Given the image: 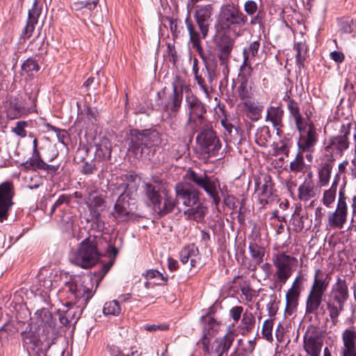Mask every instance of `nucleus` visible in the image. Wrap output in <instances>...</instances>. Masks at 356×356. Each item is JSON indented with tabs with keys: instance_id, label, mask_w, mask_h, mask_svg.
I'll list each match as a JSON object with an SVG mask.
<instances>
[{
	"instance_id": "nucleus-16",
	"label": "nucleus",
	"mask_w": 356,
	"mask_h": 356,
	"mask_svg": "<svg viewBox=\"0 0 356 356\" xmlns=\"http://www.w3.org/2000/svg\"><path fill=\"white\" fill-rule=\"evenodd\" d=\"M184 22L188 31L190 42L191 43L192 48L198 54L200 58L202 60L204 65H207V63H209V56L203 49L201 42L202 35L195 30V26L191 19L189 10Z\"/></svg>"
},
{
	"instance_id": "nucleus-5",
	"label": "nucleus",
	"mask_w": 356,
	"mask_h": 356,
	"mask_svg": "<svg viewBox=\"0 0 356 356\" xmlns=\"http://www.w3.org/2000/svg\"><path fill=\"white\" fill-rule=\"evenodd\" d=\"M79 277L70 276L68 280V316L74 323L79 319L83 309L92 298L91 291L81 284H78Z\"/></svg>"
},
{
	"instance_id": "nucleus-1",
	"label": "nucleus",
	"mask_w": 356,
	"mask_h": 356,
	"mask_svg": "<svg viewBox=\"0 0 356 356\" xmlns=\"http://www.w3.org/2000/svg\"><path fill=\"white\" fill-rule=\"evenodd\" d=\"M248 22V17L241 10L238 3L228 2L223 3L219 9L214 24L216 37L218 58L220 65L224 66L223 74L228 73L227 63L231 57L235 41L230 37L233 34L236 38L241 35V30Z\"/></svg>"
},
{
	"instance_id": "nucleus-53",
	"label": "nucleus",
	"mask_w": 356,
	"mask_h": 356,
	"mask_svg": "<svg viewBox=\"0 0 356 356\" xmlns=\"http://www.w3.org/2000/svg\"><path fill=\"white\" fill-rule=\"evenodd\" d=\"M304 47L305 45L300 42L295 43L293 46V49L296 51V62L299 67H304L306 54Z\"/></svg>"
},
{
	"instance_id": "nucleus-61",
	"label": "nucleus",
	"mask_w": 356,
	"mask_h": 356,
	"mask_svg": "<svg viewBox=\"0 0 356 356\" xmlns=\"http://www.w3.org/2000/svg\"><path fill=\"white\" fill-rule=\"evenodd\" d=\"M336 194H337V191H335L332 189L325 190L323 193V197L322 199V202H323V204L327 207H330V205L335 200Z\"/></svg>"
},
{
	"instance_id": "nucleus-51",
	"label": "nucleus",
	"mask_w": 356,
	"mask_h": 356,
	"mask_svg": "<svg viewBox=\"0 0 356 356\" xmlns=\"http://www.w3.org/2000/svg\"><path fill=\"white\" fill-rule=\"evenodd\" d=\"M31 51L35 52L37 55L47 54V44H45L44 39L39 40V36H37L29 44Z\"/></svg>"
},
{
	"instance_id": "nucleus-7",
	"label": "nucleus",
	"mask_w": 356,
	"mask_h": 356,
	"mask_svg": "<svg viewBox=\"0 0 356 356\" xmlns=\"http://www.w3.org/2000/svg\"><path fill=\"white\" fill-rule=\"evenodd\" d=\"M195 141L201 152L208 156H216L222 147L212 122L198 128Z\"/></svg>"
},
{
	"instance_id": "nucleus-6",
	"label": "nucleus",
	"mask_w": 356,
	"mask_h": 356,
	"mask_svg": "<svg viewBox=\"0 0 356 356\" xmlns=\"http://www.w3.org/2000/svg\"><path fill=\"white\" fill-rule=\"evenodd\" d=\"M186 111L187 120L185 125L188 127L193 133L198 131L200 127L211 123L207 118V106L196 95H186Z\"/></svg>"
},
{
	"instance_id": "nucleus-48",
	"label": "nucleus",
	"mask_w": 356,
	"mask_h": 356,
	"mask_svg": "<svg viewBox=\"0 0 356 356\" xmlns=\"http://www.w3.org/2000/svg\"><path fill=\"white\" fill-rule=\"evenodd\" d=\"M40 69L38 61L33 58H27L21 66V70L29 76H33L34 73L38 72Z\"/></svg>"
},
{
	"instance_id": "nucleus-41",
	"label": "nucleus",
	"mask_w": 356,
	"mask_h": 356,
	"mask_svg": "<svg viewBox=\"0 0 356 356\" xmlns=\"http://www.w3.org/2000/svg\"><path fill=\"white\" fill-rule=\"evenodd\" d=\"M107 350L111 356H141L142 353L137 350H134L133 347L127 348L125 346H118L116 345H108Z\"/></svg>"
},
{
	"instance_id": "nucleus-32",
	"label": "nucleus",
	"mask_w": 356,
	"mask_h": 356,
	"mask_svg": "<svg viewBox=\"0 0 356 356\" xmlns=\"http://www.w3.org/2000/svg\"><path fill=\"white\" fill-rule=\"evenodd\" d=\"M323 343L317 335L304 339V349L309 356H320Z\"/></svg>"
},
{
	"instance_id": "nucleus-27",
	"label": "nucleus",
	"mask_w": 356,
	"mask_h": 356,
	"mask_svg": "<svg viewBox=\"0 0 356 356\" xmlns=\"http://www.w3.org/2000/svg\"><path fill=\"white\" fill-rule=\"evenodd\" d=\"M177 204V197L175 198L165 193L163 202V200H160L159 203L154 207L153 209L159 218H162L172 213Z\"/></svg>"
},
{
	"instance_id": "nucleus-12",
	"label": "nucleus",
	"mask_w": 356,
	"mask_h": 356,
	"mask_svg": "<svg viewBox=\"0 0 356 356\" xmlns=\"http://www.w3.org/2000/svg\"><path fill=\"white\" fill-rule=\"evenodd\" d=\"M348 206L344 186L339 192V198L336 210L328 216V224L332 228L341 229L346 222Z\"/></svg>"
},
{
	"instance_id": "nucleus-9",
	"label": "nucleus",
	"mask_w": 356,
	"mask_h": 356,
	"mask_svg": "<svg viewBox=\"0 0 356 356\" xmlns=\"http://www.w3.org/2000/svg\"><path fill=\"white\" fill-rule=\"evenodd\" d=\"M296 128L299 133L298 149L305 153H313L318 141V129L314 122L307 117V121L296 125Z\"/></svg>"
},
{
	"instance_id": "nucleus-11",
	"label": "nucleus",
	"mask_w": 356,
	"mask_h": 356,
	"mask_svg": "<svg viewBox=\"0 0 356 356\" xmlns=\"http://www.w3.org/2000/svg\"><path fill=\"white\" fill-rule=\"evenodd\" d=\"M100 253L96 244L88 238L84 239L80 244L75 254L76 264L83 268H91L99 260Z\"/></svg>"
},
{
	"instance_id": "nucleus-26",
	"label": "nucleus",
	"mask_w": 356,
	"mask_h": 356,
	"mask_svg": "<svg viewBox=\"0 0 356 356\" xmlns=\"http://www.w3.org/2000/svg\"><path fill=\"white\" fill-rule=\"evenodd\" d=\"M29 99L31 100L30 105H28V104L26 105H24V104H21L18 102L11 104L9 114L12 118H18L21 117L22 115H25L35 111L36 106L35 95H29Z\"/></svg>"
},
{
	"instance_id": "nucleus-56",
	"label": "nucleus",
	"mask_w": 356,
	"mask_h": 356,
	"mask_svg": "<svg viewBox=\"0 0 356 356\" xmlns=\"http://www.w3.org/2000/svg\"><path fill=\"white\" fill-rule=\"evenodd\" d=\"M145 276L147 279L157 278L161 280L156 284L159 286H163L166 284L168 280L167 276H164L161 273L157 270L150 269L146 271Z\"/></svg>"
},
{
	"instance_id": "nucleus-35",
	"label": "nucleus",
	"mask_w": 356,
	"mask_h": 356,
	"mask_svg": "<svg viewBox=\"0 0 356 356\" xmlns=\"http://www.w3.org/2000/svg\"><path fill=\"white\" fill-rule=\"evenodd\" d=\"M143 191L147 200L154 207L160 200H163L161 195V188L152 183L145 182L143 186Z\"/></svg>"
},
{
	"instance_id": "nucleus-49",
	"label": "nucleus",
	"mask_w": 356,
	"mask_h": 356,
	"mask_svg": "<svg viewBox=\"0 0 356 356\" xmlns=\"http://www.w3.org/2000/svg\"><path fill=\"white\" fill-rule=\"evenodd\" d=\"M122 309L118 300H111L105 302L103 313L105 316H117L121 313Z\"/></svg>"
},
{
	"instance_id": "nucleus-47",
	"label": "nucleus",
	"mask_w": 356,
	"mask_h": 356,
	"mask_svg": "<svg viewBox=\"0 0 356 356\" xmlns=\"http://www.w3.org/2000/svg\"><path fill=\"white\" fill-rule=\"evenodd\" d=\"M298 191L299 199L303 201H307L315 195L312 182L306 180L298 187Z\"/></svg>"
},
{
	"instance_id": "nucleus-21",
	"label": "nucleus",
	"mask_w": 356,
	"mask_h": 356,
	"mask_svg": "<svg viewBox=\"0 0 356 356\" xmlns=\"http://www.w3.org/2000/svg\"><path fill=\"white\" fill-rule=\"evenodd\" d=\"M179 259L183 264L190 261L191 268L196 267L200 261L198 248L194 243L184 245L179 252Z\"/></svg>"
},
{
	"instance_id": "nucleus-4",
	"label": "nucleus",
	"mask_w": 356,
	"mask_h": 356,
	"mask_svg": "<svg viewBox=\"0 0 356 356\" xmlns=\"http://www.w3.org/2000/svg\"><path fill=\"white\" fill-rule=\"evenodd\" d=\"M185 178L192 182L195 186L203 189L208 196L212 200L213 204L218 206L220 202L218 190L224 196V202L228 207H234L235 197L233 195L225 196L223 189L220 188V181L218 178L209 176L206 172H197L192 169L186 171Z\"/></svg>"
},
{
	"instance_id": "nucleus-10",
	"label": "nucleus",
	"mask_w": 356,
	"mask_h": 356,
	"mask_svg": "<svg viewBox=\"0 0 356 356\" xmlns=\"http://www.w3.org/2000/svg\"><path fill=\"white\" fill-rule=\"evenodd\" d=\"M185 83L181 76L176 75L172 81V92L165 95L163 103V109L170 112L175 116L179 112L183 99V90Z\"/></svg>"
},
{
	"instance_id": "nucleus-60",
	"label": "nucleus",
	"mask_w": 356,
	"mask_h": 356,
	"mask_svg": "<svg viewBox=\"0 0 356 356\" xmlns=\"http://www.w3.org/2000/svg\"><path fill=\"white\" fill-rule=\"evenodd\" d=\"M193 72L195 76V80L197 81L200 90L202 92H206L207 88L204 81V77L202 76L203 73L202 72H200L199 65L193 66Z\"/></svg>"
},
{
	"instance_id": "nucleus-17",
	"label": "nucleus",
	"mask_w": 356,
	"mask_h": 356,
	"mask_svg": "<svg viewBox=\"0 0 356 356\" xmlns=\"http://www.w3.org/2000/svg\"><path fill=\"white\" fill-rule=\"evenodd\" d=\"M130 200L127 194L119 195L114 205V211L113 212V217L119 222H127L133 218V208Z\"/></svg>"
},
{
	"instance_id": "nucleus-59",
	"label": "nucleus",
	"mask_w": 356,
	"mask_h": 356,
	"mask_svg": "<svg viewBox=\"0 0 356 356\" xmlns=\"http://www.w3.org/2000/svg\"><path fill=\"white\" fill-rule=\"evenodd\" d=\"M244 14L248 16L252 17L259 10L258 4L252 0H248L243 6Z\"/></svg>"
},
{
	"instance_id": "nucleus-38",
	"label": "nucleus",
	"mask_w": 356,
	"mask_h": 356,
	"mask_svg": "<svg viewBox=\"0 0 356 356\" xmlns=\"http://www.w3.org/2000/svg\"><path fill=\"white\" fill-rule=\"evenodd\" d=\"M248 249L252 257V261L254 262L252 270H255L257 266L260 265L264 261V257L265 255V248L259 245L254 242H250L249 243Z\"/></svg>"
},
{
	"instance_id": "nucleus-44",
	"label": "nucleus",
	"mask_w": 356,
	"mask_h": 356,
	"mask_svg": "<svg viewBox=\"0 0 356 356\" xmlns=\"http://www.w3.org/2000/svg\"><path fill=\"white\" fill-rule=\"evenodd\" d=\"M245 108L249 113L248 117L253 121H257L260 119L261 113L264 110V106L255 104L252 101H246L243 102Z\"/></svg>"
},
{
	"instance_id": "nucleus-34",
	"label": "nucleus",
	"mask_w": 356,
	"mask_h": 356,
	"mask_svg": "<svg viewBox=\"0 0 356 356\" xmlns=\"http://www.w3.org/2000/svg\"><path fill=\"white\" fill-rule=\"evenodd\" d=\"M273 184L270 177L265 178V183L258 188L259 199L261 203L268 204L275 200L276 196L273 191Z\"/></svg>"
},
{
	"instance_id": "nucleus-58",
	"label": "nucleus",
	"mask_w": 356,
	"mask_h": 356,
	"mask_svg": "<svg viewBox=\"0 0 356 356\" xmlns=\"http://www.w3.org/2000/svg\"><path fill=\"white\" fill-rule=\"evenodd\" d=\"M260 47L259 41H254L251 42L248 48H244L243 51V58H245V56H247L248 60H249L250 56L252 57H255L258 54V50Z\"/></svg>"
},
{
	"instance_id": "nucleus-23",
	"label": "nucleus",
	"mask_w": 356,
	"mask_h": 356,
	"mask_svg": "<svg viewBox=\"0 0 356 356\" xmlns=\"http://www.w3.org/2000/svg\"><path fill=\"white\" fill-rule=\"evenodd\" d=\"M329 296L346 304L349 298V291L345 278L337 277L336 282L332 286Z\"/></svg>"
},
{
	"instance_id": "nucleus-50",
	"label": "nucleus",
	"mask_w": 356,
	"mask_h": 356,
	"mask_svg": "<svg viewBox=\"0 0 356 356\" xmlns=\"http://www.w3.org/2000/svg\"><path fill=\"white\" fill-rule=\"evenodd\" d=\"M252 71L253 68L252 67L249 60H248L247 56H245L243 64L240 67V73L238 74L239 81H249L252 76Z\"/></svg>"
},
{
	"instance_id": "nucleus-2",
	"label": "nucleus",
	"mask_w": 356,
	"mask_h": 356,
	"mask_svg": "<svg viewBox=\"0 0 356 356\" xmlns=\"http://www.w3.org/2000/svg\"><path fill=\"white\" fill-rule=\"evenodd\" d=\"M330 277L320 268L315 270L314 281L306 299L305 313L315 314L325 301L327 310L332 323L336 325L340 314L344 310L345 304L328 295L325 300V293L328 289Z\"/></svg>"
},
{
	"instance_id": "nucleus-28",
	"label": "nucleus",
	"mask_w": 356,
	"mask_h": 356,
	"mask_svg": "<svg viewBox=\"0 0 356 356\" xmlns=\"http://www.w3.org/2000/svg\"><path fill=\"white\" fill-rule=\"evenodd\" d=\"M204 68L202 70V72L203 73L204 81L207 88V91L203 92L208 96L212 90L213 86L216 85L218 74L216 64L212 66L207 63V65H204Z\"/></svg>"
},
{
	"instance_id": "nucleus-52",
	"label": "nucleus",
	"mask_w": 356,
	"mask_h": 356,
	"mask_svg": "<svg viewBox=\"0 0 356 356\" xmlns=\"http://www.w3.org/2000/svg\"><path fill=\"white\" fill-rule=\"evenodd\" d=\"M303 152L298 150L295 159L290 163V170L293 172H300L305 168Z\"/></svg>"
},
{
	"instance_id": "nucleus-30",
	"label": "nucleus",
	"mask_w": 356,
	"mask_h": 356,
	"mask_svg": "<svg viewBox=\"0 0 356 356\" xmlns=\"http://www.w3.org/2000/svg\"><path fill=\"white\" fill-rule=\"evenodd\" d=\"M35 315L37 316V324L39 326H42L47 330V332L54 331L56 329V323L54 322L52 314L48 309H38Z\"/></svg>"
},
{
	"instance_id": "nucleus-3",
	"label": "nucleus",
	"mask_w": 356,
	"mask_h": 356,
	"mask_svg": "<svg viewBox=\"0 0 356 356\" xmlns=\"http://www.w3.org/2000/svg\"><path fill=\"white\" fill-rule=\"evenodd\" d=\"M129 151L136 156L151 159L161 143V134L155 129L130 131Z\"/></svg>"
},
{
	"instance_id": "nucleus-64",
	"label": "nucleus",
	"mask_w": 356,
	"mask_h": 356,
	"mask_svg": "<svg viewBox=\"0 0 356 356\" xmlns=\"http://www.w3.org/2000/svg\"><path fill=\"white\" fill-rule=\"evenodd\" d=\"M291 225L295 232L299 233L304 229V222L302 216L293 215L291 219Z\"/></svg>"
},
{
	"instance_id": "nucleus-43",
	"label": "nucleus",
	"mask_w": 356,
	"mask_h": 356,
	"mask_svg": "<svg viewBox=\"0 0 356 356\" xmlns=\"http://www.w3.org/2000/svg\"><path fill=\"white\" fill-rule=\"evenodd\" d=\"M239 82L240 84L236 90L238 97L243 102L251 101L250 99L254 97V93L252 86L249 84V81H239Z\"/></svg>"
},
{
	"instance_id": "nucleus-63",
	"label": "nucleus",
	"mask_w": 356,
	"mask_h": 356,
	"mask_svg": "<svg viewBox=\"0 0 356 356\" xmlns=\"http://www.w3.org/2000/svg\"><path fill=\"white\" fill-rule=\"evenodd\" d=\"M47 127L48 128V131H53L56 134L58 140L64 145L67 146V143L65 142L67 131L65 129H60L49 124H47Z\"/></svg>"
},
{
	"instance_id": "nucleus-39",
	"label": "nucleus",
	"mask_w": 356,
	"mask_h": 356,
	"mask_svg": "<svg viewBox=\"0 0 356 356\" xmlns=\"http://www.w3.org/2000/svg\"><path fill=\"white\" fill-rule=\"evenodd\" d=\"M255 326V317L252 313L245 312L243 314L241 325H239L240 333L243 335H248L251 333Z\"/></svg>"
},
{
	"instance_id": "nucleus-36",
	"label": "nucleus",
	"mask_w": 356,
	"mask_h": 356,
	"mask_svg": "<svg viewBox=\"0 0 356 356\" xmlns=\"http://www.w3.org/2000/svg\"><path fill=\"white\" fill-rule=\"evenodd\" d=\"M207 211V208L200 202L195 206L189 207L187 210L184 211V214L187 216V218L193 220L197 222L204 220Z\"/></svg>"
},
{
	"instance_id": "nucleus-62",
	"label": "nucleus",
	"mask_w": 356,
	"mask_h": 356,
	"mask_svg": "<svg viewBox=\"0 0 356 356\" xmlns=\"http://www.w3.org/2000/svg\"><path fill=\"white\" fill-rule=\"evenodd\" d=\"M340 30L345 33L356 32V24H355L353 19L343 20L340 23Z\"/></svg>"
},
{
	"instance_id": "nucleus-15",
	"label": "nucleus",
	"mask_w": 356,
	"mask_h": 356,
	"mask_svg": "<svg viewBox=\"0 0 356 356\" xmlns=\"http://www.w3.org/2000/svg\"><path fill=\"white\" fill-rule=\"evenodd\" d=\"M15 187L12 181H6L0 184V222L6 220L9 211L13 205Z\"/></svg>"
},
{
	"instance_id": "nucleus-14",
	"label": "nucleus",
	"mask_w": 356,
	"mask_h": 356,
	"mask_svg": "<svg viewBox=\"0 0 356 356\" xmlns=\"http://www.w3.org/2000/svg\"><path fill=\"white\" fill-rule=\"evenodd\" d=\"M213 12V6L211 4L197 5L195 6L194 19L202 39H205L208 36L212 22Z\"/></svg>"
},
{
	"instance_id": "nucleus-55",
	"label": "nucleus",
	"mask_w": 356,
	"mask_h": 356,
	"mask_svg": "<svg viewBox=\"0 0 356 356\" xmlns=\"http://www.w3.org/2000/svg\"><path fill=\"white\" fill-rule=\"evenodd\" d=\"M24 345L27 346V349L30 348L33 351L42 349L40 340L32 335H26L24 338Z\"/></svg>"
},
{
	"instance_id": "nucleus-42",
	"label": "nucleus",
	"mask_w": 356,
	"mask_h": 356,
	"mask_svg": "<svg viewBox=\"0 0 356 356\" xmlns=\"http://www.w3.org/2000/svg\"><path fill=\"white\" fill-rule=\"evenodd\" d=\"M202 323V334L213 336L216 334L218 327V323L210 316H202L201 317Z\"/></svg>"
},
{
	"instance_id": "nucleus-31",
	"label": "nucleus",
	"mask_w": 356,
	"mask_h": 356,
	"mask_svg": "<svg viewBox=\"0 0 356 356\" xmlns=\"http://www.w3.org/2000/svg\"><path fill=\"white\" fill-rule=\"evenodd\" d=\"M34 152L32 158L22 163V165L27 170H48L49 165L44 163L40 157L39 152L36 149L37 140H34Z\"/></svg>"
},
{
	"instance_id": "nucleus-8",
	"label": "nucleus",
	"mask_w": 356,
	"mask_h": 356,
	"mask_svg": "<svg viewBox=\"0 0 356 356\" xmlns=\"http://www.w3.org/2000/svg\"><path fill=\"white\" fill-rule=\"evenodd\" d=\"M350 134V124H342L339 134L329 138L325 143L323 157L336 161V156H342L343 152L349 147V136Z\"/></svg>"
},
{
	"instance_id": "nucleus-33",
	"label": "nucleus",
	"mask_w": 356,
	"mask_h": 356,
	"mask_svg": "<svg viewBox=\"0 0 356 356\" xmlns=\"http://www.w3.org/2000/svg\"><path fill=\"white\" fill-rule=\"evenodd\" d=\"M283 100L286 102L287 109L289 111L290 115L294 120L295 125H298L299 124L307 121L300 113L298 103L295 99L291 98L289 95H286L283 97Z\"/></svg>"
},
{
	"instance_id": "nucleus-40",
	"label": "nucleus",
	"mask_w": 356,
	"mask_h": 356,
	"mask_svg": "<svg viewBox=\"0 0 356 356\" xmlns=\"http://www.w3.org/2000/svg\"><path fill=\"white\" fill-rule=\"evenodd\" d=\"M235 339V334L233 332H228L222 338H221L215 348V353L217 356H223L227 354L232 346Z\"/></svg>"
},
{
	"instance_id": "nucleus-46",
	"label": "nucleus",
	"mask_w": 356,
	"mask_h": 356,
	"mask_svg": "<svg viewBox=\"0 0 356 356\" xmlns=\"http://www.w3.org/2000/svg\"><path fill=\"white\" fill-rule=\"evenodd\" d=\"M270 129L267 126L259 127L255 134V143L260 147H266L267 142L270 139Z\"/></svg>"
},
{
	"instance_id": "nucleus-45",
	"label": "nucleus",
	"mask_w": 356,
	"mask_h": 356,
	"mask_svg": "<svg viewBox=\"0 0 356 356\" xmlns=\"http://www.w3.org/2000/svg\"><path fill=\"white\" fill-rule=\"evenodd\" d=\"M95 156L101 160L111 159V145L108 140L96 145Z\"/></svg>"
},
{
	"instance_id": "nucleus-24",
	"label": "nucleus",
	"mask_w": 356,
	"mask_h": 356,
	"mask_svg": "<svg viewBox=\"0 0 356 356\" xmlns=\"http://www.w3.org/2000/svg\"><path fill=\"white\" fill-rule=\"evenodd\" d=\"M321 163L318 170V183L321 186H326L330 182L334 161L321 156Z\"/></svg>"
},
{
	"instance_id": "nucleus-22",
	"label": "nucleus",
	"mask_w": 356,
	"mask_h": 356,
	"mask_svg": "<svg viewBox=\"0 0 356 356\" xmlns=\"http://www.w3.org/2000/svg\"><path fill=\"white\" fill-rule=\"evenodd\" d=\"M67 195L63 194L56 201L51 209V214L54 213V219L56 221L58 226L63 232L65 231L67 221L65 217V207H66Z\"/></svg>"
},
{
	"instance_id": "nucleus-19",
	"label": "nucleus",
	"mask_w": 356,
	"mask_h": 356,
	"mask_svg": "<svg viewBox=\"0 0 356 356\" xmlns=\"http://www.w3.org/2000/svg\"><path fill=\"white\" fill-rule=\"evenodd\" d=\"M294 259V257L282 253L277 255L276 258L273 260V264L277 268L276 275L278 281L282 284H285L291 277L292 274L291 265V261Z\"/></svg>"
},
{
	"instance_id": "nucleus-13",
	"label": "nucleus",
	"mask_w": 356,
	"mask_h": 356,
	"mask_svg": "<svg viewBox=\"0 0 356 356\" xmlns=\"http://www.w3.org/2000/svg\"><path fill=\"white\" fill-rule=\"evenodd\" d=\"M175 190L177 202L186 207H193L200 200L201 192L191 184L177 183Z\"/></svg>"
},
{
	"instance_id": "nucleus-29",
	"label": "nucleus",
	"mask_w": 356,
	"mask_h": 356,
	"mask_svg": "<svg viewBox=\"0 0 356 356\" xmlns=\"http://www.w3.org/2000/svg\"><path fill=\"white\" fill-rule=\"evenodd\" d=\"M283 116L284 111L280 106H271L267 108L265 120L270 122L278 133L280 128L283 125Z\"/></svg>"
},
{
	"instance_id": "nucleus-54",
	"label": "nucleus",
	"mask_w": 356,
	"mask_h": 356,
	"mask_svg": "<svg viewBox=\"0 0 356 356\" xmlns=\"http://www.w3.org/2000/svg\"><path fill=\"white\" fill-rule=\"evenodd\" d=\"M47 270H42L38 275L40 286L43 288V291L46 289H50L54 285L51 278L47 277Z\"/></svg>"
},
{
	"instance_id": "nucleus-37",
	"label": "nucleus",
	"mask_w": 356,
	"mask_h": 356,
	"mask_svg": "<svg viewBox=\"0 0 356 356\" xmlns=\"http://www.w3.org/2000/svg\"><path fill=\"white\" fill-rule=\"evenodd\" d=\"M293 288L294 286H291L286 294V312L289 314L296 309L301 293V289H295Z\"/></svg>"
},
{
	"instance_id": "nucleus-25",
	"label": "nucleus",
	"mask_w": 356,
	"mask_h": 356,
	"mask_svg": "<svg viewBox=\"0 0 356 356\" xmlns=\"http://www.w3.org/2000/svg\"><path fill=\"white\" fill-rule=\"evenodd\" d=\"M220 124L225 130L224 135L227 142L241 140L243 130L240 127L234 125L227 117L220 120Z\"/></svg>"
},
{
	"instance_id": "nucleus-20",
	"label": "nucleus",
	"mask_w": 356,
	"mask_h": 356,
	"mask_svg": "<svg viewBox=\"0 0 356 356\" xmlns=\"http://www.w3.org/2000/svg\"><path fill=\"white\" fill-rule=\"evenodd\" d=\"M343 346L340 356H356V330L346 329L341 334Z\"/></svg>"
},
{
	"instance_id": "nucleus-18",
	"label": "nucleus",
	"mask_w": 356,
	"mask_h": 356,
	"mask_svg": "<svg viewBox=\"0 0 356 356\" xmlns=\"http://www.w3.org/2000/svg\"><path fill=\"white\" fill-rule=\"evenodd\" d=\"M43 5L38 0H34L31 9L29 10L28 19L25 27L23 29L21 39L26 40L29 39L35 31V25L38 24V19L42 14Z\"/></svg>"
},
{
	"instance_id": "nucleus-57",
	"label": "nucleus",
	"mask_w": 356,
	"mask_h": 356,
	"mask_svg": "<svg viewBox=\"0 0 356 356\" xmlns=\"http://www.w3.org/2000/svg\"><path fill=\"white\" fill-rule=\"evenodd\" d=\"M111 186H113V192L116 191L117 194H125V192L129 186L128 183L126 180H124L122 178H116L115 182L112 183Z\"/></svg>"
}]
</instances>
